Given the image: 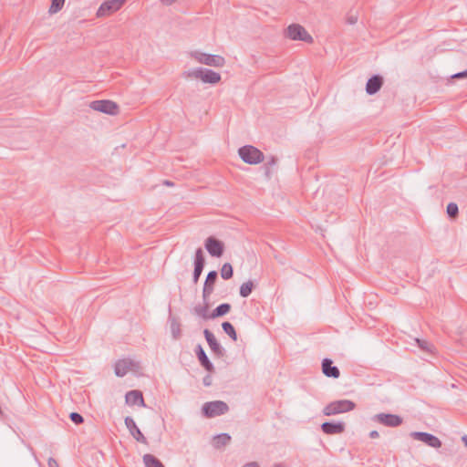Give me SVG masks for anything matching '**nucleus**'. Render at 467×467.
I'll list each match as a JSON object with an SVG mask.
<instances>
[{
  "instance_id": "obj_12",
  "label": "nucleus",
  "mask_w": 467,
  "mask_h": 467,
  "mask_svg": "<svg viewBox=\"0 0 467 467\" xmlns=\"http://www.w3.org/2000/svg\"><path fill=\"white\" fill-rule=\"evenodd\" d=\"M218 274L216 271L213 270L208 273L202 289L203 302H206L213 294Z\"/></svg>"
},
{
  "instance_id": "obj_21",
  "label": "nucleus",
  "mask_w": 467,
  "mask_h": 467,
  "mask_svg": "<svg viewBox=\"0 0 467 467\" xmlns=\"http://www.w3.org/2000/svg\"><path fill=\"white\" fill-rule=\"evenodd\" d=\"M231 441V436L228 433H221L213 437V446L215 449H220L226 446Z\"/></svg>"
},
{
  "instance_id": "obj_16",
  "label": "nucleus",
  "mask_w": 467,
  "mask_h": 467,
  "mask_svg": "<svg viewBox=\"0 0 467 467\" xmlns=\"http://www.w3.org/2000/svg\"><path fill=\"white\" fill-rule=\"evenodd\" d=\"M322 372L327 378L338 379L340 376L339 368L333 365V361L330 358H324L322 360Z\"/></svg>"
},
{
  "instance_id": "obj_24",
  "label": "nucleus",
  "mask_w": 467,
  "mask_h": 467,
  "mask_svg": "<svg viewBox=\"0 0 467 467\" xmlns=\"http://www.w3.org/2000/svg\"><path fill=\"white\" fill-rule=\"evenodd\" d=\"M170 327H171V332L173 339H175V340L179 339L182 336L180 322L176 318L171 317L170 318Z\"/></svg>"
},
{
  "instance_id": "obj_44",
  "label": "nucleus",
  "mask_w": 467,
  "mask_h": 467,
  "mask_svg": "<svg viewBox=\"0 0 467 467\" xmlns=\"http://www.w3.org/2000/svg\"><path fill=\"white\" fill-rule=\"evenodd\" d=\"M462 442L464 443V445H465V446H467V435H463V436L462 437Z\"/></svg>"
},
{
  "instance_id": "obj_6",
  "label": "nucleus",
  "mask_w": 467,
  "mask_h": 467,
  "mask_svg": "<svg viewBox=\"0 0 467 467\" xmlns=\"http://www.w3.org/2000/svg\"><path fill=\"white\" fill-rule=\"evenodd\" d=\"M410 435L412 439L422 441L431 448L438 449L441 447V440L433 434L423 431H412Z\"/></svg>"
},
{
  "instance_id": "obj_27",
  "label": "nucleus",
  "mask_w": 467,
  "mask_h": 467,
  "mask_svg": "<svg viewBox=\"0 0 467 467\" xmlns=\"http://www.w3.org/2000/svg\"><path fill=\"white\" fill-rule=\"evenodd\" d=\"M208 301H209V299L206 302H204V306H197L194 307L195 314L197 316L204 318V319L210 318L209 317L210 315L207 314L208 307H209V302Z\"/></svg>"
},
{
  "instance_id": "obj_10",
  "label": "nucleus",
  "mask_w": 467,
  "mask_h": 467,
  "mask_svg": "<svg viewBox=\"0 0 467 467\" xmlns=\"http://www.w3.org/2000/svg\"><path fill=\"white\" fill-rule=\"evenodd\" d=\"M373 420L388 427H397L402 423V418L395 414L379 413Z\"/></svg>"
},
{
  "instance_id": "obj_36",
  "label": "nucleus",
  "mask_w": 467,
  "mask_h": 467,
  "mask_svg": "<svg viewBox=\"0 0 467 467\" xmlns=\"http://www.w3.org/2000/svg\"><path fill=\"white\" fill-rule=\"evenodd\" d=\"M452 78H467V69L464 70V71H462V72H458L456 74H453L451 76Z\"/></svg>"
},
{
  "instance_id": "obj_33",
  "label": "nucleus",
  "mask_w": 467,
  "mask_h": 467,
  "mask_svg": "<svg viewBox=\"0 0 467 467\" xmlns=\"http://www.w3.org/2000/svg\"><path fill=\"white\" fill-rule=\"evenodd\" d=\"M276 163H277V159H276L275 157H274V156H271V157L266 161L265 165V176H266L267 178H269V177H270V175H271V173H272V171H271V170H270V167L275 166V165H276Z\"/></svg>"
},
{
  "instance_id": "obj_46",
  "label": "nucleus",
  "mask_w": 467,
  "mask_h": 467,
  "mask_svg": "<svg viewBox=\"0 0 467 467\" xmlns=\"http://www.w3.org/2000/svg\"><path fill=\"white\" fill-rule=\"evenodd\" d=\"M274 467H285L282 463H276L274 465Z\"/></svg>"
},
{
  "instance_id": "obj_47",
  "label": "nucleus",
  "mask_w": 467,
  "mask_h": 467,
  "mask_svg": "<svg viewBox=\"0 0 467 467\" xmlns=\"http://www.w3.org/2000/svg\"><path fill=\"white\" fill-rule=\"evenodd\" d=\"M3 410H0V415L2 414Z\"/></svg>"
},
{
  "instance_id": "obj_9",
  "label": "nucleus",
  "mask_w": 467,
  "mask_h": 467,
  "mask_svg": "<svg viewBox=\"0 0 467 467\" xmlns=\"http://www.w3.org/2000/svg\"><path fill=\"white\" fill-rule=\"evenodd\" d=\"M205 248L210 255L213 257H221L224 252L223 243L213 236L205 240Z\"/></svg>"
},
{
  "instance_id": "obj_7",
  "label": "nucleus",
  "mask_w": 467,
  "mask_h": 467,
  "mask_svg": "<svg viewBox=\"0 0 467 467\" xmlns=\"http://www.w3.org/2000/svg\"><path fill=\"white\" fill-rule=\"evenodd\" d=\"M89 107L96 111L109 115H116L119 110L118 105L111 100H94Z\"/></svg>"
},
{
  "instance_id": "obj_43",
  "label": "nucleus",
  "mask_w": 467,
  "mask_h": 467,
  "mask_svg": "<svg viewBox=\"0 0 467 467\" xmlns=\"http://www.w3.org/2000/svg\"><path fill=\"white\" fill-rule=\"evenodd\" d=\"M357 22V17H354V16H350L348 18V23L349 24H355Z\"/></svg>"
},
{
  "instance_id": "obj_28",
  "label": "nucleus",
  "mask_w": 467,
  "mask_h": 467,
  "mask_svg": "<svg viewBox=\"0 0 467 467\" xmlns=\"http://www.w3.org/2000/svg\"><path fill=\"white\" fill-rule=\"evenodd\" d=\"M416 344L418 345V347L424 352H427V353H432L433 352V349H434V347L430 343L428 342L427 340H424V339H419V338H414Z\"/></svg>"
},
{
  "instance_id": "obj_19",
  "label": "nucleus",
  "mask_w": 467,
  "mask_h": 467,
  "mask_svg": "<svg viewBox=\"0 0 467 467\" xmlns=\"http://www.w3.org/2000/svg\"><path fill=\"white\" fill-rule=\"evenodd\" d=\"M125 424L126 427L129 429L130 434L133 436L134 439H136L138 441L146 443V438L141 433L140 429L137 427L135 421L132 418L126 417L125 418Z\"/></svg>"
},
{
  "instance_id": "obj_4",
  "label": "nucleus",
  "mask_w": 467,
  "mask_h": 467,
  "mask_svg": "<svg viewBox=\"0 0 467 467\" xmlns=\"http://www.w3.org/2000/svg\"><path fill=\"white\" fill-rule=\"evenodd\" d=\"M285 36L292 40L312 43L313 37L298 24H292L285 29Z\"/></svg>"
},
{
  "instance_id": "obj_42",
  "label": "nucleus",
  "mask_w": 467,
  "mask_h": 467,
  "mask_svg": "<svg viewBox=\"0 0 467 467\" xmlns=\"http://www.w3.org/2000/svg\"><path fill=\"white\" fill-rule=\"evenodd\" d=\"M176 0H161V2L165 5H171L173 4Z\"/></svg>"
},
{
  "instance_id": "obj_35",
  "label": "nucleus",
  "mask_w": 467,
  "mask_h": 467,
  "mask_svg": "<svg viewBox=\"0 0 467 467\" xmlns=\"http://www.w3.org/2000/svg\"><path fill=\"white\" fill-rule=\"evenodd\" d=\"M69 419L71 420L72 422H74L77 425L81 424L84 421V418L82 417V415L76 411H73L69 414Z\"/></svg>"
},
{
  "instance_id": "obj_37",
  "label": "nucleus",
  "mask_w": 467,
  "mask_h": 467,
  "mask_svg": "<svg viewBox=\"0 0 467 467\" xmlns=\"http://www.w3.org/2000/svg\"><path fill=\"white\" fill-rule=\"evenodd\" d=\"M47 464H48V467H59L57 462L52 457H50L48 459Z\"/></svg>"
},
{
  "instance_id": "obj_3",
  "label": "nucleus",
  "mask_w": 467,
  "mask_h": 467,
  "mask_svg": "<svg viewBox=\"0 0 467 467\" xmlns=\"http://www.w3.org/2000/svg\"><path fill=\"white\" fill-rule=\"evenodd\" d=\"M190 56L198 63L210 67H222L225 65V59L219 55L206 54L200 51H192Z\"/></svg>"
},
{
  "instance_id": "obj_5",
  "label": "nucleus",
  "mask_w": 467,
  "mask_h": 467,
  "mask_svg": "<svg viewBox=\"0 0 467 467\" xmlns=\"http://www.w3.org/2000/svg\"><path fill=\"white\" fill-rule=\"evenodd\" d=\"M127 0H105L97 11L98 17L109 16L119 10Z\"/></svg>"
},
{
  "instance_id": "obj_14",
  "label": "nucleus",
  "mask_w": 467,
  "mask_h": 467,
  "mask_svg": "<svg viewBox=\"0 0 467 467\" xmlns=\"http://www.w3.org/2000/svg\"><path fill=\"white\" fill-rule=\"evenodd\" d=\"M203 334H204L205 339H206L211 350L216 356L223 357L224 355V349L220 345V343H218L214 335L209 329H204Z\"/></svg>"
},
{
  "instance_id": "obj_31",
  "label": "nucleus",
  "mask_w": 467,
  "mask_h": 467,
  "mask_svg": "<svg viewBox=\"0 0 467 467\" xmlns=\"http://www.w3.org/2000/svg\"><path fill=\"white\" fill-rule=\"evenodd\" d=\"M64 3H65V0H51L49 13L50 14L57 13L59 10L62 9Z\"/></svg>"
},
{
  "instance_id": "obj_26",
  "label": "nucleus",
  "mask_w": 467,
  "mask_h": 467,
  "mask_svg": "<svg viewBox=\"0 0 467 467\" xmlns=\"http://www.w3.org/2000/svg\"><path fill=\"white\" fill-rule=\"evenodd\" d=\"M222 328L224 331L225 334H227L234 341L237 340V334L234 327V326L228 322L225 321L222 324Z\"/></svg>"
},
{
  "instance_id": "obj_23",
  "label": "nucleus",
  "mask_w": 467,
  "mask_h": 467,
  "mask_svg": "<svg viewBox=\"0 0 467 467\" xmlns=\"http://www.w3.org/2000/svg\"><path fill=\"white\" fill-rule=\"evenodd\" d=\"M143 462L145 467H164L162 462L154 455L147 453L143 456Z\"/></svg>"
},
{
  "instance_id": "obj_18",
  "label": "nucleus",
  "mask_w": 467,
  "mask_h": 467,
  "mask_svg": "<svg viewBox=\"0 0 467 467\" xmlns=\"http://www.w3.org/2000/svg\"><path fill=\"white\" fill-rule=\"evenodd\" d=\"M383 85V78L379 75H374L368 78L366 84V91L368 95L376 94Z\"/></svg>"
},
{
  "instance_id": "obj_17",
  "label": "nucleus",
  "mask_w": 467,
  "mask_h": 467,
  "mask_svg": "<svg viewBox=\"0 0 467 467\" xmlns=\"http://www.w3.org/2000/svg\"><path fill=\"white\" fill-rule=\"evenodd\" d=\"M195 354L198 358V360L202 367L208 372H213L214 371V366L210 361L209 358L207 357L204 349L202 348V345H197L195 349Z\"/></svg>"
},
{
  "instance_id": "obj_40",
  "label": "nucleus",
  "mask_w": 467,
  "mask_h": 467,
  "mask_svg": "<svg viewBox=\"0 0 467 467\" xmlns=\"http://www.w3.org/2000/svg\"><path fill=\"white\" fill-rule=\"evenodd\" d=\"M243 467H260L258 462H250L248 463H245Z\"/></svg>"
},
{
  "instance_id": "obj_45",
  "label": "nucleus",
  "mask_w": 467,
  "mask_h": 467,
  "mask_svg": "<svg viewBox=\"0 0 467 467\" xmlns=\"http://www.w3.org/2000/svg\"><path fill=\"white\" fill-rule=\"evenodd\" d=\"M164 184L167 186H171V185H173V182H170V181H164Z\"/></svg>"
},
{
  "instance_id": "obj_39",
  "label": "nucleus",
  "mask_w": 467,
  "mask_h": 467,
  "mask_svg": "<svg viewBox=\"0 0 467 467\" xmlns=\"http://www.w3.org/2000/svg\"><path fill=\"white\" fill-rule=\"evenodd\" d=\"M203 384L205 386H210L212 384V378L211 376L207 375L203 378Z\"/></svg>"
},
{
  "instance_id": "obj_8",
  "label": "nucleus",
  "mask_w": 467,
  "mask_h": 467,
  "mask_svg": "<svg viewBox=\"0 0 467 467\" xmlns=\"http://www.w3.org/2000/svg\"><path fill=\"white\" fill-rule=\"evenodd\" d=\"M139 364L130 358L119 359L116 362L114 370L118 377H124L128 372L139 368Z\"/></svg>"
},
{
  "instance_id": "obj_38",
  "label": "nucleus",
  "mask_w": 467,
  "mask_h": 467,
  "mask_svg": "<svg viewBox=\"0 0 467 467\" xmlns=\"http://www.w3.org/2000/svg\"><path fill=\"white\" fill-rule=\"evenodd\" d=\"M347 410H324V414L327 416L335 415L337 413L346 412Z\"/></svg>"
},
{
  "instance_id": "obj_29",
  "label": "nucleus",
  "mask_w": 467,
  "mask_h": 467,
  "mask_svg": "<svg viewBox=\"0 0 467 467\" xmlns=\"http://www.w3.org/2000/svg\"><path fill=\"white\" fill-rule=\"evenodd\" d=\"M234 275L233 266L229 263H225L223 265L221 269V276L224 280L230 279Z\"/></svg>"
},
{
  "instance_id": "obj_13",
  "label": "nucleus",
  "mask_w": 467,
  "mask_h": 467,
  "mask_svg": "<svg viewBox=\"0 0 467 467\" xmlns=\"http://www.w3.org/2000/svg\"><path fill=\"white\" fill-rule=\"evenodd\" d=\"M125 402L130 407H145L142 392L138 389L130 390L125 395Z\"/></svg>"
},
{
  "instance_id": "obj_20",
  "label": "nucleus",
  "mask_w": 467,
  "mask_h": 467,
  "mask_svg": "<svg viewBox=\"0 0 467 467\" xmlns=\"http://www.w3.org/2000/svg\"><path fill=\"white\" fill-rule=\"evenodd\" d=\"M356 404L348 400H338L330 402L325 409H355Z\"/></svg>"
},
{
  "instance_id": "obj_25",
  "label": "nucleus",
  "mask_w": 467,
  "mask_h": 467,
  "mask_svg": "<svg viewBox=\"0 0 467 467\" xmlns=\"http://www.w3.org/2000/svg\"><path fill=\"white\" fill-rule=\"evenodd\" d=\"M254 287V285L253 281L249 280L240 286V296L242 297H247L251 295L253 289Z\"/></svg>"
},
{
  "instance_id": "obj_30",
  "label": "nucleus",
  "mask_w": 467,
  "mask_h": 467,
  "mask_svg": "<svg viewBox=\"0 0 467 467\" xmlns=\"http://www.w3.org/2000/svg\"><path fill=\"white\" fill-rule=\"evenodd\" d=\"M202 409H228V406L223 401L215 400L204 403Z\"/></svg>"
},
{
  "instance_id": "obj_1",
  "label": "nucleus",
  "mask_w": 467,
  "mask_h": 467,
  "mask_svg": "<svg viewBox=\"0 0 467 467\" xmlns=\"http://www.w3.org/2000/svg\"><path fill=\"white\" fill-rule=\"evenodd\" d=\"M185 78L201 79L204 83L216 84L221 80V75L208 68H193L183 73Z\"/></svg>"
},
{
  "instance_id": "obj_32",
  "label": "nucleus",
  "mask_w": 467,
  "mask_h": 467,
  "mask_svg": "<svg viewBox=\"0 0 467 467\" xmlns=\"http://www.w3.org/2000/svg\"><path fill=\"white\" fill-rule=\"evenodd\" d=\"M446 212H447V214H448V216L450 218H456L458 216V213H459V208H458L457 203L450 202L447 205Z\"/></svg>"
},
{
  "instance_id": "obj_15",
  "label": "nucleus",
  "mask_w": 467,
  "mask_h": 467,
  "mask_svg": "<svg viewBox=\"0 0 467 467\" xmlns=\"http://www.w3.org/2000/svg\"><path fill=\"white\" fill-rule=\"evenodd\" d=\"M321 430L328 435L340 434L345 431V423L342 421H327L321 424Z\"/></svg>"
},
{
  "instance_id": "obj_41",
  "label": "nucleus",
  "mask_w": 467,
  "mask_h": 467,
  "mask_svg": "<svg viewBox=\"0 0 467 467\" xmlns=\"http://www.w3.org/2000/svg\"><path fill=\"white\" fill-rule=\"evenodd\" d=\"M379 436V432L377 431H371L369 432V438L376 439Z\"/></svg>"
},
{
  "instance_id": "obj_11",
  "label": "nucleus",
  "mask_w": 467,
  "mask_h": 467,
  "mask_svg": "<svg viewBox=\"0 0 467 467\" xmlns=\"http://www.w3.org/2000/svg\"><path fill=\"white\" fill-rule=\"evenodd\" d=\"M204 264H205V259H204V255H203V251L202 248H198L195 251L194 269H193V274H192V282L194 284L198 283L199 278L203 270Z\"/></svg>"
},
{
  "instance_id": "obj_34",
  "label": "nucleus",
  "mask_w": 467,
  "mask_h": 467,
  "mask_svg": "<svg viewBox=\"0 0 467 467\" xmlns=\"http://www.w3.org/2000/svg\"><path fill=\"white\" fill-rule=\"evenodd\" d=\"M225 410H202V415L203 418H214L217 416H221L224 413Z\"/></svg>"
},
{
  "instance_id": "obj_2",
  "label": "nucleus",
  "mask_w": 467,
  "mask_h": 467,
  "mask_svg": "<svg viewBox=\"0 0 467 467\" xmlns=\"http://www.w3.org/2000/svg\"><path fill=\"white\" fill-rule=\"evenodd\" d=\"M239 156L248 164H258L265 161L264 153L252 145H245L239 149Z\"/></svg>"
},
{
  "instance_id": "obj_22",
  "label": "nucleus",
  "mask_w": 467,
  "mask_h": 467,
  "mask_svg": "<svg viewBox=\"0 0 467 467\" xmlns=\"http://www.w3.org/2000/svg\"><path fill=\"white\" fill-rule=\"evenodd\" d=\"M231 310V305L228 303H223L215 307L210 314L209 317L212 319L223 317Z\"/></svg>"
}]
</instances>
